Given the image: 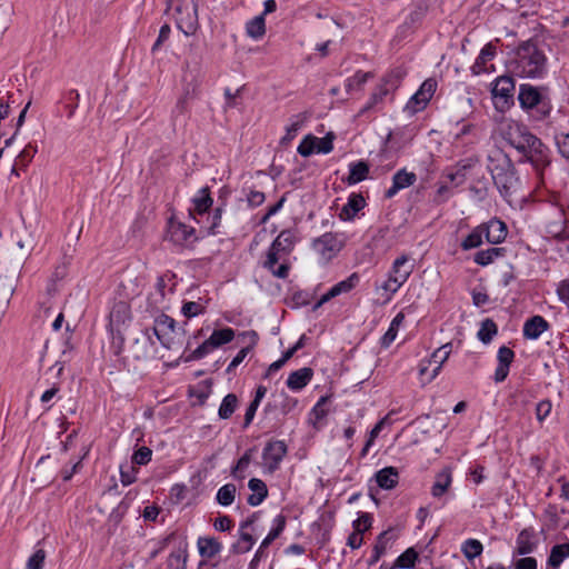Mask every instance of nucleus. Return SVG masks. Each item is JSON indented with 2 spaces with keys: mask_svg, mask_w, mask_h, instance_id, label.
<instances>
[{
  "mask_svg": "<svg viewBox=\"0 0 569 569\" xmlns=\"http://www.w3.org/2000/svg\"><path fill=\"white\" fill-rule=\"evenodd\" d=\"M501 134L511 147H513L526 161L536 169L549 163L548 148L526 126L515 120H507L502 123Z\"/></svg>",
  "mask_w": 569,
  "mask_h": 569,
  "instance_id": "obj_1",
  "label": "nucleus"
},
{
  "mask_svg": "<svg viewBox=\"0 0 569 569\" xmlns=\"http://www.w3.org/2000/svg\"><path fill=\"white\" fill-rule=\"evenodd\" d=\"M547 56L545 51L531 41L521 43L509 68L511 72L520 78H542L547 72Z\"/></svg>",
  "mask_w": 569,
  "mask_h": 569,
  "instance_id": "obj_2",
  "label": "nucleus"
},
{
  "mask_svg": "<svg viewBox=\"0 0 569 569\" xmlns=\"http://www.w3.org/2000/svg\"><path fill=\"white\" fill-rule=\"evenodd\" d=\"M487 169L503 198H509L518 188L519 179L515 167L503 150L492 148L487 156Z\"/></svg>",
  "mask_w": 569,
  "mask_h": 569,
  "instance_id": "obj_3",
  "label": "nucleus"
},
{
  "mask_svg": "<svg viewBox=\"0 0 569 569\" xmlns=\"http://www.w3.org/2000/svg\"><path fill=\"white\" fill-rule=\"evenodd\" d=\"M415 269V263L408 254L399 256L388 272L387 279L376 288L382 302H390L392 297L407 282Z\"/></svg>",
  "mask_w": 569,
  "mask_h": 569,
  "instance_id": "obj_4",
  "label": "nucleus"
},
{
  "mask_svg": "<svg viewBox=\"0 0 569 569\" xmlns=\"http://www.w3.org/2000/svg\"><path fill=\"white\" fill-rule=\"evenodd\" d=\"M152 331L167 349L176 348L182 338V331L176 327V321L167 315H160L154 319Z\"/></svg>",
  "mask_w": 569,
  "mask_h": 569,
  "instance_id": "obj_5",
  "label": "nucleus"
},
{
  "mask_svg": "<svg viewBox=\"0 0 569 569\" xmlns=\"http://www.w3.org/2000/svg\"><path fill=\"white\" fill-rule=\"evenodd\" d=\"M342 241L337 234L327 232L312 241V249L319 260L323 263L329 262L342 249Z\"/></svg>",
  "mask_w": 569,
  "mask_h": 569,
  "instance_id": "obj_6",
  "label": "nucleus"
},
{
  "mask_svg": "<svg viewBox=\"0 0 569 569\" xmlns=\"http://www.w3.org/2000/svg\"><path fill=\"white\" fill-rule=\"evenodd\" d=\"M437 90V81L435 79H427L422 82L418 91L409 99L406 104V110L409 113H417L423 110Z\"/></svg>",
  "mask_w": 569,
  "mask_h": 569,
  "instance_id": "obj_7",
  "label": "nucleus"
},
{
  "mask_svg": "<svg viewBox=\"0 0 569 569\" xmlns=\"http://www.w3.org/2000/svg\"><path fill=\"white\" fill-rule=\"evenodd\" d=\"M287 455V446L281 440L267 443L262 452V465L267 472L273 473Z\"/></svg>",
  "mask_w": 569,
  "mask_h": 569,
  "instance_id": "obj_8",
  "label": "nucleus"
},
{
  "mask_svg": "<svg viewBox=\"0 0 569 569\" xmlns=\"http://www.w3.org/2000/svg\"><path fill=\"white\" fill-rule=\"evenodd\" d=\"M234 337V331L231 328H224L220 330H214L211 336L199 346L193 352V359H200L209 353L214 348H218L224 343L230 342Z\"/></svg>",
  "mask_w": 569,
  "mask_h": 569,
  "instance_id": "obj_9",
  "label": "nucleus"
},
{
  "mask_svg": "<svg viewBox=\"0 0 569 569\" xmlns=\"http://www.w3.org/2000/svg\"><path fill=\"white\" fill-rule=\"evenodd\" d=\"M167 238L176 246L188 247L196 241L194 229L181 222L171 221L168 227Z\"/></svg>",
  "mask_w": 569,
  "mask_h": 569,
  "instance_id": "obj_10",
  "label": "nucleus"
},
{
  "mask_svg": "<svg viewBox=\"0 0 569 569\" xmlns=\"http://www.w3.org/2000/svg\"><path fill=\"white\" fill-rule=\"evenodd\" d=\"M513 92L515 81L511 77H498L492 83L491 93L496 106L499 103L507 104L509 100L512 99Z\"/></svg>",
  "mask_w": 569,
  "mask_h": 569,
  "instance_id": "obj_11",
  "label": "nucleus"
},
{
  "mask_svg": "<svg viewBox=\"0 0 569 569\" xmlns=\"http://www.w3.org/2000/svg\"><path fill=\"white\" fill-rule=\"evenodd\" d=\"M358 282H359L358 274L352 273L347 279L332 286L325 295H322L321 298L316 303L315 308L321 307L323 303L328 302L332 298L338 297L341 293L349 292L357 286Z\"/></svg>",
  "mask_w": 569,
  "mask_h": 569,
  "instance_id": "obj_12",
  "label": "nucleus"
},
{
  "mask_svg": "<svg viewBox=\"0 0 569 569\" xmlns=\"http://www.w3.org/2000/svg\"><path fill=\"white\" fill-rule=\"evenodd\" d=\"M537 537L532 528H526L519 532L516 539L513 555L526 556L536 550Z\"/></svg>",
  "mask_w": 569,
  "mask_h": 569,
  "instance_id": "obj_13",
  "label": "nucleus"
},
{
  "mask_svg": "<svg viewBox=\"0 0 569 569\" xmlns=\"http://www.w3.org/2000/svg\"><path fill=\"white\" fill-rule=\"evenodd\" d=\"M286 257L287 256L283 253L276 252V250L270 248L264 261V267L270 270L274 277L284 279L289 272V266L284 262Z\"/></svg>",
  "mask_w": 569,
  "mask_h": 569,
  "instance_id": "obj_14",
  "label": "nucleus"
},
{
  "mask_svg": "<svg viewBox=\"0 0 569 569\" xmlns=\"http://www.w3.org/2000/svg\"><path fill=\"white\" fill-rule=\"evenodd\" d=\"M485 231L486 240L492 244H499L505 241L508 230L503 221L491 219L487 223H481Z\"/></svg>",
  "mask_w": 569,
  "mask_h": 569,
  "instance_id": "obj_15",
  "label": "nucleus"
},
{
  "mask_svg": "<svg viewBox=\"0 0 569 569\" xmlns=\"http://www.w3.org/2000/svg\"><path fill=\"white\" fill-rule=\"evenodd\" d=\"M390 94L388 88L382 84H378L376 90L371 93L366 104L360 109L358 116L366 114L368 112H378L380 111L386 102V99Z\"/></svg>",
  "mask_w": 569,
  "mask_h": 569,
  "instance_id": "obj_16",
  "label": "nucleus"
},
{
  "mask_svg": "<svg viewBox=\"0 0 569 569\" xmlns=\"http://www.w3.org/2000/svg\"><path fill=\"white\" fill-rule=\"evenodd\" d=\"M176 11L178 13L177 21L179 28L182 29L186 34L192 33L198 24L197 6L194 3L187 6L186 12H183L180 7H177Z\"/></svg>",
  "mask_w": 569,
  "mask_h": 569,
  "instance_id": "obj_17",
  "label": "nucleus"
},
{
  "mask_svg": "<svg viewBox=\"0 0 569 569\" xmlns=\"http://www.w3.org/2000/svg\"><path fill=\"white\" fill-rule=\"evenodd\" d=\"M417 181V176L413 172H408L405 169L397 171L392 177V184L386 191L387 198L395 197L400 190L412 186Z\"/></svg>",
  "mask_w": 569,
  "mask_h": 569,
  "instance_id": "obj_18",
  "label": "nucleus"
},
{
  "mask_svg": "<svg viewBox=\"0 0 569 569\" xmlns=\"http://www.w3.org/2000/svg\"><path fill=\"white\" fill-rule=\"evenodd\" d=\"M452 351V343L448 342L438 348L428 360V363H433L435 367L431 373L427 377L426 382H431L440 372L443 363L448 360L450 353Z\"/></svg>",
  "mask_w": 569,
  "mask_h": 569,
  "instance_id": "obj_19",
  "label": "nucleus"
},
{
  "mask_svg": "<svg viewBox=\"0 0 569 569\" xmlns=\"http://www.w3.org/2000/svg\"><path fill=\"white\" fill-rule=\"evenodd\" d=\"M496 56V48L492 43H487L480 51L476 62L471 67L473 74L478 76L482 72H489L493 70L492 66L487 67V63L491 61Z\"/></svg>",
  "mask_w": 569,
  "mask_h": 569,
  "instance_id": "obj_20",
  "label": "nucleus"
},
{
  "mask_svg": "<svg viewBox=\"0 0 569 569\" xmlns=\"http://www.w3.org/2000/svg\"><path fill=\"white\" fill-rule=\"evenodd\" d=\"M366 204L365 198L360 193H352L348 198L347 203L341 208L339 217L341 220L350 221L357 213L363 209Z\"/></svg>",
  "mask_w": 569,
  "mask_h": 569,
  "instance_id": "obj_21",
  "label": "nucleus"
},
{
  "mask_svg": "<svg viewBox=\"0 0 569 569\" xmlns=\"http://www.w3.org/2000/svg\"><path fill=\"white\" fill-rule=\"evenodd\" d=\"M212 206V198L210 197L208 188H201L192 198V207L189 209L190 216L196 219V214L206 213Z\"/></svg>",
  "mask_w": 569,
  "mask_h": 569,
  "instance_id": "obj_22",
  "label": "nucleus"
},
{
  "mask_svg": "<svg viewBox=\"0 0 569 569\" xmlns=\"http://www.w3.org/2000/svg\"><path fill=\"white\" fill-rule=\"evenodd\" d=\"M313 371L311 368H301L291 372L287 379V387L293 391L305 388L312 379Z\"/></svg>",
  "mask_w": 569,
  "mask_h": 569,
  "instance_id": "obj_23",
  "label": "nucleus"
},
{
  "mask_svg": "<svg viewBox=\"0 0 569 569\" xmlns=\"http://www.w3.org/2000/svg\"><path fill=\"white\" fill-rule=\"evenodd\" d=\"M452 483L451 470L446 468L438 472L435 477V482L431 487V495L433 498H441L450 488Z\"/></svg>",
  "mask_w": 569,
  "mask_h": 569,
  "instance_id": "obj_24",
  "label": "nucleus"
},
{
  "mask_svg": "<svg viewBox=\"0 0 569 569\" xmlns=\"http://www.w3.org/2000/svg\"><path fill=\"white\" fill-rule=\"evenodd\" d=\"M377 485L385 490L395 488L399 481V472L395 467H386L375 475Z\"/></svg>",
  "mask_w": 569,
  "mask_h": 569,
  "instance_id": "obj_25",
  "label": "nucleus"
},
{
  "mask_svg": "<svg viewBox=\"0 0 569 569\" xmlns=\"http://www.w3.org/2000/svg\"><path fill=\"white\" fill-rule=\"evenodd\" d=\"M286 526V518L282 515H278L273 519V527L267 535V537L262 540L259 549L257 550L254 555V560H258L262 556V550L267 548L274 539H277L280 533L283 531Z\"/></svg>",
  "mask_w": 569,
  "mask_h": 569,
  "instance_id": "obj_26",
  "label": "nucleus"
},
{
  "mask_svg": "<svg viewBox=\"0 0 569 569\" xmlns=\"http://www.w3.org/2000/svg\"><path fill=\"white\" fill-rule=\"evenodd\" d=\"M548 329V322L541 316L528 319L523 325V336L528 339H538Z\"/></svg>",
  "mask_w": 569,
  "mask_h": 569,
  "instance_id": "obj_27",
  "label": "nucleus"
},
{
  "mask_svg": "<svg viewBox=\"0 0 569 569\" xmlns=\"http://www.w3.org/2000/svg\"><path fill=\"white\" fill-rule=\"evenodd\" d=\"M248 488L252 493L248 497L247 501L252 507L259 506L268 496V488L266 483L258 478L250 479Z\"/></svg>",
  "mask_w": 569,
  "mask_h": 569,
  "instance_id": "obj_28",
  "label": "nucleus"
},
{
  "mask_svg": "<svg viewBox=\"0 0 569 569\" xmlns=\"http://www.w3.org/2000/svg\"><path fill=\"white\" fill-rule=\"evenodd\" d=\"M295 242L296 237L293 232L290 230H284L280 232V234L274 239L270 248L276 250V252L288 256L292 251Z\"/></svg>",
  "mask_w": 569,
  "mask_h": 569,
  "instance_id": "obj_29",
  "label": "nucleus"
},
{
  "mask_svg": "<svg viewBox=\"0 0 569 569\" xmlns=\"http://www.w3.org/2000/svg\"><path fill=\"white\" fill-rule=\"evenodd\" d=\"M518 99L522 108L532 109L540 102V93L536 88L522 84Z\"/></svg>",
  "mask_w": 569,
  "mask_h": 569,
  "instance_id": "obj_30",
  "label": "nucleus"
},
{
  "mask_svg": "<svg viewBox=\"0 0 569 569\" xmlns=\"http://www.w3.org/2000/svg\"><path fill=\"white\" fill-rule=\"evenodd\" d=\"M569 557V541L556 545L551 548L547 560V567L558 569L560 565Z\"/></svg>",
  "mask_w": 569,
  "mask_h": 569,
  "instance_id": "obj_31",
  "label": "nucleus"
},
{
  "mask_svg": "<svg viewBox=\"0 0 569 569\" xmlns=\"http://www.w3.org/2000/svg\"><path fill=\"white\" fill-rule=\"evenodd\" d=\"M390 531L381 532L372 549V555L368 560V565L372 566L379 561V559L386 553L390 546L391 538L389 537Z\"/></svg>",
  "mask_w": 569,
  "mask_h": 569,
  "instance_id": "obj_32",
  "label": "nucleus"
},
{
  "mask_svg": "<svg viewBox=\"0 0 569 569\" xmlns=\"http://www.w3.org/2000/svg\"><path fill=\"white\" fill-rule=\"evenodd\" d=\"M198 548L202 557L210 559L221 551L222 546L214 538L203 537L198 539Z\"/></svg>",
  "mask_w": 569,
  "mask_h": 569,
  "instance_id": "obj_33",
  "label": "nucleus"
},
{
  "mask_svg": "<svg viewBox=\"0 0 569 569\" xmlns=\"http://www.w3.org/2000/svg\"><path fill=\"white\" fill-rule=\"evenodd\" d=\"M405 320L403 312H399L391 321L389 329L381 338V345L388 348L396 339L398 330Z\"/></svg>",
  "mask_w": 569,
  "mask_h": 569,
  "instance_id": "obj_34",
  "label": "nucleus"
},
{
  "mask_svg": "<svg viewBox=\"0 0 569 569\" xmlns=\"http://www.w3.org/2000/svg\"><path fill=\"white\" fill-rule=\"evenodd\" d=\"M417 560H418V552L413 548H408L405 552H402L396 559L391 569H397V568L411 569L415 567Z\"/></svg>",
  "mask_w": 569,
  "mask_h": 569,
  "instance_id": "obj_35",
  "label": "nucleus"
},
{
  "mask_svg": "<svg viewBox=\"0 0 569 569\" xmlns=\"http://www.w3.org/2000/svg\"><path fill=\"white\" fill-rule=\"evenodd\" d=\"M502 248H489L486 250L478 251L475 254V262L479 266H488L498 257H501L503 254Z\"/></svg>",
  "mask_w": 569,
  "mask_h": 569,
  "instance_id": "obj_36",
  "label": "nucleus"
},
{
  "mask_svg": "<svg viewBox=\"0 0 569 569\" xmlns=\"http://www.w3.org/2000/svg\"><path fill=\"white\" fill-rule=\"evenodd\" d=\"M483 236V227L479 224L478 227L473 228L472 231L463 239L461 242V248L463 250L478 248L482 243Z\"/></svg>",
  "mask_w": 569,
  "mask_h": 569,
  "instance_id": "obj_37",
  "label": "nucleus"
},
{
  "mask_svg": "<svg viewBox=\"0 0 569 569\" xmlns=\"http://www.w3.org/2000/svg\"><path fill=\"white\" fill-rule=\"evenodd\" d=\"M369 168L366 162L359 161L350 164V171L348 177L349 184H356L367 178Z\"/></svg>",
  "mask_w": 569,
  "mask_h": 569,
  "instance_id": "obj_38",
  "label": "nucleus"
},
{
  "mask_svg": "<svg viewBox=\"0 0 569 569\" xmlns=\"http://www.w3.org/2000/svg\"><path fill=\"white\" fill-rule=\"evenodd\" d=\"M251 523L252 520H247L240 526V539L236 546L237 551L240 553L248 552L254 543L253 537L244 531V529Z\"/></svg>",
  "mask_w": 569,
  "mask_h": 569,
  "instance_id": "obj_39",
  "label": "nucleus"
},
{
  "mask_svg": "<svg viewBox=\"0 0 569 569\" xmlns=\"http://www.w3.org/2000/svg\"><path fill=\"white\" fill-rule=\"evenodd\" d=\"M238 407V398L233 393L227 395L219 407L218 415L221 419H229Z\"/></svg>",
  "mask_w": 569,
  "mask_h": 569,
  "instance_id": "obj_40",
  "label": "nucleus"
},
{
  "mask_svg": "<svg viewBox=\"0 0 569 569\" xmlns=\"http://www.w3.org/2000/svg\"><path fill=\"white\" fill-rule=\"evenodd\" d=\"M405 76L406 71L402 68H396L381 79L380 84L388 88V90L391 92L399 86Z\"/></svg>",
  "mask_w": 569,
  "mask_h": 569,
  "instance_id": "obj_41",
  "label": "nucleus"
},
{
  "mask_svg": "<svg viewBox=\"0 0 569 569\" xmlns=\"http://www.w3.org/2000/svg\"><path fill=\"white\" fill-rule=\"evenodd\" d=\"M482 551H483V546L478 539H472V538L467 539L466 541H463V543L461 546V552L469 560H472L476 557H479L482 553Z\"/></svg>",
  "mask_w": 569,
  "mask_h": 569,
  "instance_id": "obj_42",
  "label": "nucleus"
},
{
  "mask_svg": "<svg viewBox=\"0 0 569 569\" xmlns=\"http://www.w3.org/2000/svg\"><path fill=\"white\" fill-rule=\"evenodd\" d=\"M237 488L233 483L222 486L217 492V501L221 506H230L236 498Z\"/></svg>",
  "mask_w": 569,
  "mask_h": 569,
  "instance_id": "obj_43",
  "label": "nucleus"
},
{
  "mask_svg": "<svg viewBox=\"0 0 569 569\" xmlns=\"http://www.w3.org/2000/svg\"><path fill=\"white\" fill-rule=\"evenodd\" d=\"M246 30H247V33L249 37H251L253 39L261 38L266 32L263 14L258 16V17L253 18L252 20H250L247 23Z\"/></svg>",
  "mask_w": 569,
  "mask_h": 569,
  "instance_id": "obj_44",
  "label": "nucleus"
},
{
  "mask_svg": "<svg viewBox=\"0 0 569 569\" xmlns=\"http://www.w3.org/2000/svg\"><path fill=\"white\" fill-rule=\"evenodd\" d=\"M497 325L492 320L486 319L478 331V338L483 343H489L497 335Z\"/></svg>",
  "mask_w": 569,
  "mask_h": 569,
  "instance_id": "obj_45",
  "label": "nucleus"
},
{
  "mask_svg": "<svg viewBox=\"0 0 569 569\" xmlns=\"http://www.w3.org/2000/svg\"><path fill=\"white\" fill-rule=\"evenodd\" d=\"M186 561V550L179 548L170 553L167 563L170 569H184Z\"/></svg>",
  "mask_w": 569,
  "mask_h": 569,
  "instance_id": "obj_46",
  "label": "nucleus"
},
{
  "mask_svg": "<svg viewBox=\"0 0 569 569\" xmlns=\"http://www.w3.org/2000/svg\"><path fill=\"white\" fill-rule=\"evenodd\" d=\"M305 117L301 114L295 116L291 119L290 124L286 128V134L282 138L283 141H291L298 133V131L303 127Z\"/></svg>",
  "mask_w": 569,
  "mask_h": 569,
  "instance_id": "obj_47",
  "label": "nucleus"
},
{
  "mask_svg": "<svg viewBox=\"0 0 569 569\" xmlns=\"http://www.w3.org/2000/svg\"><path fill=\"white\" fill-rule=\"evenodd\" d=\"M316 143V137L308 134L302 139V141L298 146L297 151L302 157H309L312 153L317 152Z\"/></svg>",
  "mask_w": 569,
  "mask_h": 569,
  "instance_id": "obj_48",
  "label": "nucleus"
},
{
  "mask_svg": "<svg viewBox=\"0 0 569 569\" xmlns=\"http://www.w3.org/2000/svg\"><path fill=\"white\" fill-rule=\"evenodd\" d=\"M371 78L370 72L358 71L346 81V89L348 91L361 88Z\"/></svg>",
  "mask_w": 569,
  "mask_h": 569,
  "instance_id": "obj_49",
  "label": "nucleus"
},
{
  "mask_svg": "<svg viewBox=\"0 0 569 569\" xmlns=\"http://www.w3.org/2000/svg\"><path fill=\"white\" fill-rule=\"evenodd\" d=\"M388 419H389V416H386L385 418H382L370 431L369 433V438L361 451V456H366L370 449V447L373 445L376 438L379 436V433L381 432L383 426L388 422Z\"/></svg>",
  "mask_w": 569,
  "mask_h": 569,
  "instance_id": "obj_50",
  "label": "nucleus"
},
{
  "mask_svg": "<svg viewBox=\"0 0 569 569\" xmlns=\"http://www.w3.org/2000/svg\"><path fill=\"white\" fill-rule=\"evenodd\" d=\"M129 318V309L124 303L117 305L110 313L111 323H124Z\"/></svg>",
  "mask_w": 569,
  "mask_h": 569,
  "instance_id": "obj_51",
  "label": "nucleus"
},
{
  "mask_svg": "<svg viewBox=\"0 0 569 569\" xmlns=\"http://www.w3.org/2000/svg\"><path fill=\"white\" fill-rule=\"evenodd\" d=\"M333 138L335 136L329 132L323 138H317L316 137V147H317V153H329L333 149Z\"/></svg>",
  "mask_w": 569,
  "mask_h": 569,
  "instance_id": "obj_52",
  "label": "nucleus"
},
{
  "mask_svg": "<svg viewBox=\"0 0 569 569\" xmlns=\"http://www.w3.org/2000/svg\"><path fill=\"white\" fill-rule=\"evenodd\" d=\"M136 345L141 346L142 348L141 357H148L154 351V345L148 330H146L142 336L136 340Z\"/></svg>",
  "mask_w": 569,
  "mask_h": 569,
  "instance_id": "obj_53",
  "label": "nucleus"
},
{
  "mask_svg": "<svg viewBox=\"0 0 569 569\" xmlns=\"http://www.w3.org/2000/svg\"><path fill=\"white\" fill-rule=\"evenodd\" d=\"M181 311L184 317L192 318L201 315L204 311V306L198 301H188L183 303Z\"/></svg>",
  "mask_w": 569,
  "mask_h": 569,
  "instance_id": "obj_54",
  "label": "nucleus"
},
{
  "mask_svg": "<svg viewBox=\"0 0 569 569\" xmlns=\"http://www.w3.org/2000/svg\"><path fill=\"white\" fill-rule=\"evenodd\" d=\"M469 164L458 166L455 172H448L447 178L455 186L458 187L462 184L466 180V170L469 168Z\"/></svg>",
  "mask_w": 569,
  "mask_h": 569,
  "instance_id": "obj_55",
  "label": "nucleus"
},
{
  "mask_svg": "<svg viewBox=\"0 0 569 569\" xmlns=\"http://www.w3.org/2000/svg\"><path fill=\"white\" fill-rule=\"evenodd\" d=\"M137 470L133 466H121L120 468V479L123 486H129L136 481Z\"/></svg>",
  "mask_w": 569,
  "mask_h": 569,
  "instance_id": "obj_56",
  "label": "nucleus"
},
{
  "mask_svg": "<svg viewBox=\"0 0 569 569\" xmlns=\"http://www.w3.org/2000/svg\"><path fill=\"white\" fill-rule=\"evenodd\" d=\"M44 559L46 551L43 549L36 550L27 562V569H42Z\"/></svg>",
  "mask_w": 569,
  "mask_h": 569,
  "instance_id": "obj_57",
  "label": "nucleus"
},
{
  "mask_svg": "<svg viewBox=\"0 0 569 569\" xmlns=\"http://www.w3.org/2000/svg\"><path fill=\"white\" fill-rule=\"evenodd\" d=\"M152 451L148 447L139 448L132 456V462L139 466L147 465L151 460Z\"/></svg>",
  "mask_w": 569,
  "mask_h": 569,
  "instance_id": "obj_58",
  "label": "nucleus"
},
{
  "mask_svg": "<svg viewBox=\"0 0 569 569\" xmlns=\"http://www.w3.org/2000/svg\"><path fill=\"white\" fill-rule=\"evenodd\" d=\"M552 405L549 400H541L536 406V417L542 422L551 412Z\"/></svg>",
  "mask_w": 569,
  "mask_h": 569,
  "instance_id": "obj_59",
  "label": "nucleus"
},
{
  "mask_svg": "<svg viewBox=\"0 0 569 569\" xmlns=\"http://www.w3.org/2000/svg\"><path fill=\"white\" fill-rule=\"evenodd\" d=\"M515 352L508 347H500L497 355L498 363L510 366L513 361Z\"/></svg>",
  "mask_w": 569,
  "mask_h": 569,
  "instance_id": "obj_60",
  "label": "nucleus"
},
{
  "mask_svg": "<svg viewBox=\"0 0 569 569\" xmlns=\"http://www.w3.org/2000/svg\"><path fill=\"white\" fill-rule=\"evenodd\" d=\"M352 527L363 533L371 527V517L368 513H362L353 521Z\"/></svg>",
  "mask_w": 569,
  "mask_h": 569,
  "instance_id": "obj_61",
  "label": "nucleus"
},
{
  "mask_svg": "<svg viewBox=\"0 0 569 569\" xmlns=\"http://www.w3.org/2000/svg\"><path fill=\"white\" fill-rule=\"evenodd\" d=\"M557 295L560 301L569 306V279L562 280L558 284Z\"/></svg>",
  "mask_w": 569,
  "mask_h": 569,
  "instance_id": "obj_62",
  "label": "nucleus"
},
{
  "mask_svg": "<svg viewBox=\"0 0 569 569\" xmlns=\"http://www.w3.org/2000/svg\"><path fill=\"white\" fill-rule=\"evenodd\" d=\"M557 146H558V149H559V152L566 157L567 159H569V133L567 134H561L558 139H557Z\"/></svg>",
  "mask_w": 569,
  "mask_h": 569,
  "instance_id": "obj_63",
  "label": "nucleus"
},
{
  "mask_svg": "<svg viewBox=\"0 0 569 569\" xmlns=\"http://www.w3.org/2000/svg\"><path fill=\"white\" fill-rule=\"evenodd\" d=\"M515 569H537V560L532 557L520 558L516 562Z\"/></svg>",
  "mask_w": 569,
  "mask_h": 569,
  "instance_id": "obj_64",
  "label": "nucleus"
}]
</instances>
